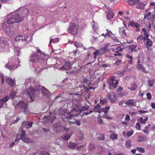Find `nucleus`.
I'll list each match as a JSON object with an SVG mask.
<instances>
[{
    "instance_id": "1",
    "label": "nucleus",
    "mask_w": 155,
    "mask_h": 155,
    "mask_svg": "<svg viewBox=\"0 0 155 155\" xmlns=\"http://www.w3.org/2000/svg\"><path fill=\"white\" fill-rule=\"evenodd\" d=\"M40 87L37 86L35 88L32 87H30L29 89H26L24 92L25 94L27 95L28 97L30 98V102H32L34 101L35 98V94L37 92H38L40 89Z\"/></svg>"
},
{
    "instance_id": "2",
    "label": "nucleus",
    "mask_w": 155,
    "mask_h": 155,
    "mask_svg": "<svg viewBox=\"0 0 155 155\" xmlns=\"http://www.w3.org/2000/svg\"><path fill=\"white\" fill-rule=\"evenodd\" d=\"M9 16V18L7 20V22L8 24L18 22L23 20V18L19 17V15L16 12L10 13Z\"/></svg>"
},
{
    "instance_id": "3",
    "label": "nucleus",
    "mask_w": 155,
    "mask_h": 155,
    "mask_svg": "<svg viewBox=\"0 0 155 155\" xmlns=\"http://www.w3.org/2000/svg\"><path fill=\"white\" fill-rule=\"evenodd\" d=\"M53 130L56 132H67L69 129L70 128L62 126V124L60 122H58L54 124L52 127Z\"/></svg>"
},
{
    "instance_id": "4",
    "label": "nucleus",
    "mask_w": 155,
    "mask_h": 155,
    "mask_svg": "<svg viewBox=\"0 0 155 155\" xmlns=\"http://www.w3.org/2000/svg\"><path fill=\"white\" fill-rule=\"evenodd\" d=\"M79 27L78 24L74 23H70L68 29V31L73 35H75L78 32Z\"/></svg>"
},
{
    "instance_id": "5",
    "label": "nucleus",
    "mask_w": 155,
    "mask_h": 155,
    "mask_svg": "<svg viewBox=\"0 0 155 155\" xmlns=\"http://www.w3.org/2000/svg\"><path fill=\"white\" fill-rule=\"evenodd\" d=\"M23 127H21L19 129L17 136L20 135L21 139L22 140L25 142L32 143L33 140L30 139L28 138L25 135V131L23 130Z\"/></svg>"
},
{
    "instance_id": "6",
    "label": "nucleus",
    "mask_w": 155,
    "mask_h": 155,
    "mask_svg": "<svg viewBox=\"0 0 155 155\" xmlns=\"http://www.w3.org/2000/svg\"><path fill=\"white\" fill-rule=\"evenodd\" d=\"M107 83L110 88L112 89L116 88L118 83V80L116 79V78L112 76L107 80Z\"/></svg>"
},
{
    "instance_id": "7",
    "label": "nucleus",
    "mask_w": 155,
    "mask_h": 155,
    "mask_svg": "<svg viewBox=\"0 0 155 155\" xmlns=\"http://www.w3.org/2000/svg\"><path fill=\"white\" fill-rule=\"evenodd\" d=\"M73 103V105L72 107L73 108V110L75 111H78L79 113H81L83 110V109L81 108V104L80 101L73 100L72 101Z\"/></svg>"
},
{
    "instance_id": "8",
    "label": "nucleus",
    "mask_w": 155,
    "mask_h": 155,
    "mask_svg": "<svg viewBox=\"0 0 155 155\" xmlns=\"http://www.w3.org/2000/svg\"><path fill=\"white\" fill-rule=\"evenodd\" d=\"M2 30L4 33L10 36H11L13 34V32L11 29V27L9 26H7V24L5 23L2 24Z\"/></svg>"
},
{
    "instance_id": "9",
    "label": "nucleus",
    "mask_w": 155,
    "mask_h": 155,
    "mask_svg": "<svg viewBox=\"0 0 155 155\" xmlns=\"http://www.w3.org/2000/svg\"><path fill=\"white\" fill-rule=\"evenodd\" d=\"M17 106L21 109L23 110L24 113H29V110L27 107L28 105L26 103L21 101L18 103Z\"/></svg>"
},
{
    "instance_id": "10",
    "label": "nucleus",
    "mask_w": 155,
    "mask_h": 155,
    "mask_svg": "<svg viewBox=\"0 0 155 155\" xmlns=\"http://www.w3.org/2000/svg\"><path fill=\"white\" fill-rule=\"evenodd\" d=\"M50 116L48 117L45 116L42 119V122L45 124L50 122L51 123H52L54 119L56 117L55 115L50 113Z\"/></svg>"
},
{
    "instance_id": "11",
    "label": "nucleus",
    "mask_w": 155,
    "mask_h": 155,
    "mask_svg": "<svg viewBox=\"0 0 155 155\" xmlns=\"http://www.w3.org/2000/svg\"><path fill=\"white\" fill-rule=\"evenodd\" d=\"M123 49V48H121L120 46H116L114 47L112 49V51L115 52L114 53V55L115 56H122L123 54L120 53V52L122 51Z\"/></svg>"
},
{
    "instance_id": "12",
    "label": "nucleus",
    "mask_w": 155,
    "mask_h": 155,
    "mask_svg": "<svg viewBox=\"0 0 155 155\" xmlns=\"http://www.w3.org/2000/svg\"><path fill=\"white\" fill-rule=\"evenodd\" d=\"M107 97L112 103H115L117 101V99L116 95L114 92L108 93L107 94Z\"/></svg>"
},
{
    "instance_id": "13",
    "label": "nucleus",
    "mask_w": 155,
    "mask_h": 155,
    "mask_svg": "<svg viewBox=\"0 0 155 155\" xmlns=\"http://www.w3.org/2000/svg\"><path fill=\"white\" fill-rule=\"evenodd\" d=\"M131 27L135 28V31L137 32H139L140 31V25L137 22H135L134 21H130L128 24Z\"/></svg>"
},
{
    "instance_id": "14",
    "label": "nucleus",
    "mask_w": 155,
    "mask_h": 155,
    "mask_svg": "<svg viewBox=\"0 0 155 155\" xmlns=\"http://www.w3.org/2000/svg\"><path fill=\"white\" fill-rule=\"evenodd\" d=\"M105 49V48H102L101 49L97 50L96 51L94 52L93 58L95 59L97 57L101 55L104 52Z\"/></svg>"
},
{
    "instance_id": "15",
    "label": "nucleus",
    "mask_w": 155,
    "mask_h": 155,
    "mask_svg": "<svg viewBox=\"0 0 155 155\" xmlns=\"http://www.w3.org/2000/svg\"><path fill=\"white\" fill-rule=\"evenodd\" d=\"M72 68L71 64L69 62H66L64 64L63 66L60 68V70H70Z\"/></svg>"
},
{
    "instance_id": "16",
    "label": "nucleus",
    "mask_w": 155,
    "mask_h": 155,
    "mask_svg": "<svg viewBox=\"0 0 155 155\" xmlns=\"http://www.w3.org/2000/svg\"><path fill=\"white\" fill-rule=\"evenodd\" d=\"M74 116V115L71 114L69 112H64L62 115V118L64 119H66L68 120L71 119Z\"/></svg>"
},
{
    "instance_id": "17",
    "label": "nucleus",
    "mask_w": 155,
    "mask_h": 155,
    "mask_svg": "<svg viewBox=\"0 0 155 155\" xmlns=\"http://www.w3.org/2000/svg\"><path fill=\"white\" fill-rule=\"evenodd\" d=\"M13 60H12L11 61H10V60L9 63L7 64L5 66L6 68L9 69L10 70H14L18 67V66L16 64H14V65L10 64V63L11 62H12Z\"/></svg>"
},
{
    "instance_id": "18",
    "label": "nucleus",
    "mask_w": 155,
    "mask_h": 155,
    "mask_svg": "<svg viewBox=\"0 0 155 155\" xmlns=\"http://www.w3.org/2000/svg\"><path fill=\"white\" fill-rule=\"evenodd\" d=\"M41 91V93L47 97H49L51 95V93L44 87H42Z\"/></svg>"
},
{
    "instance_id": "19",
    "label": "nucleus",
    "mask_w": 155,
    "mask_h": 155,
    "mask_svg": "<svg viewBox=\"0 0 155 155\" xmlns=\"http://www.w3.org/2000/svg\"><path fill=\"white\" fill-rule=\"evenodd\" d=\"M6 81L11 87L15 84V81L10 77H7L6 79Z\"/></svg>"
},
{
    "instance_id": "20",
    "label": "nucleus",
    "mask_w": 155,
    "mask_h": 155,
    "mask_svg": "<svg viewBox=\"0 0 155 155\" xmlns=\"http://www.w3.org/2000/svg\"><path fill=\"white\" fill-rule=\"evenodd\" d=\"M15 51V55L10 59V61H11L12 60L15 59L16 56H18L20 53L19 48L18 47H15L14 49Z\"/></svg>"
},
{
    "instance_id": "21",
    "label": "nucleus",
    "mask_w": 155,
    "mask_h": 155,
    "mask_svg": "<svg viewBox=\"0 0 155 155\" xmlns=\"http://www.w3.org/2000/svg\"><path fill=\"white\" fill-rule=\"evenodd\" d=\"M137 46L136 45H130L128 46L127 47V50L130 53H131L132 51H135L136 50L135 49L137 48Z\"/></svg>"
},
{
    "instance_id": "22",
    "label": "nucleus",
    "mask_w": 155,
    "mask_h": 155,
    "mask_svg": "<svg viewBox=\"0 0 155 155\" xmlns=\"http://www.w3.org/2000/svg\"><path fill=\"white\" fill-rule=\"evenodd\" d=\"M39 58V55L37 54H34L30 58V61L32 62H36Z\"/></svg>"
},
{
    "instance_id": "23",
    "label": "nucleus",
    "mask_w": 155,
    "mask_h": 155,
    "mask_svg": "<svg viewBox=\"0 0 155 155\" xmlns=\"http://www.w3.org/2000/svg\"><path fill=\"white\" fill-rule=\"evenodd\" d=\"M23 41H25L26 42L31 40V37L29 35H22Z\"/></svg>"
},
{
    "instance_id": "24",
    "label": "nucleus",
    "mask_w": 155,
    "mask_h": 155,
    "mask_svg": "<svg viewBox=\"0 0 155 155\" xmlns=\"http://www.w3.org/2000/svg\"><path fill=\"white\" fill-rule=\"evenodd\" d=\"M10 97L8 96H6L3 98L0 99V104L2 106H3V104L5 103L9 99H10Z\"/></svg>"
},
{
    "instance_id": "25",
    "label": "nucleus",
    "mask_w": 155,
    "mask_h": 155,
    "mask_svg": "<svg viewBox=\"0 0 155 155\" xmlns=\"http://www.w3.org/2000/svg\"><path fill=\"white\" fill-rule=\"evenodd\" d=\"M125 104L127 105L131 106H135V102L133 99H129L125 102Z\"/></svg>"
},
{
    "instance_id": "26",
    "label": "nucleus",
    "mask_w": 155,
    "mask_h": 155,
    "mask_svg": "<svg viewBox=\"0 0 155 155\" xmlns=\"http://www.w3.org/2000/svg\"><path fill=\"white\" fill-rule=\"evenodd\" d=\"M137 68L138 70H140L142 72L145 73H148V72L145 70L143 65L142 64H137Z\"/></svg>"
},
{
    "instance_id": "27",
    "label": "nucleus",
    "mask_w": 155,
    "mask_h": 155,
    "mask_svg": "<svg viewBox=\"0 0 155 155\" xmlns=\"http://www.w3.org/2000/svg\"><path fill=\"white\" fill-rule=\"evenodd\" d=\"M77 144L76 143L72 142H70L68 144L69 147L72 149H75L77 147Z\"/></svg>"
},
{
    "instance_id": "28",
    "label": "nucleus",
    "mask_w": 155,
    "mask_h": 155,
    "mask_svg": "<svg viewBox=\"0 0 155 155\" xmlns=\"http://www.w3.org/2000/svg\"><path fill=\"white\" fill-rule=\"evenodd\" d=\"M138 4L137 6V8L138 9H143L144 8V3H142L141 2H140V0H139L138 2H137V4Z\"/></svg>"
},
{
    "instance_id": "29",
    "label": "nucleus",
    "mask_w": 155,
    "mask_h": 155,
    "mask_svg": "<svg viewBox=\"0 0 155 155\" xmlns=\"http://www.w3.org/2000/svg\"><path fill=\"white\" fill-rule=\"evenodd\" d=\"M78 137L79 140L82 141L84 138L83 133L81 131L78 132Z\"/></svg>"
},
{
    "instance_id": "30",
    "label": "nucleus",
    "mask_w": 155,
    "mask_h": 155,
    "mask_svg": "<svg viewBox=\"0 0 155 155\" xmlns=\"http://www.w3.org/2000/svg\"><path fill=\"white\" fill-rule=\"evenodd\" d=\"M114 16L113 12L110 10L109 11L108 14L107 15V18L108 20H110Z\"/></svg>"
},
{
    "instance_id": "31",
    "label": "nucleus",
    "mask_w": 155,
    "mask_h": 155,
    "mask_svg": "<svg viewBox=\"0 0 155 155\" xmlns=\"http://www.w3.org/2000/svg\"><path fill=\"white\" fill-rule=\"evenodd\" d=\"M139 0L135 1V0H128V3L130 5H133L137 4V2H138Z\"/></svg>"
},
{
    "instance_id": "32",
    "label": "nucleus",
    "mask_w": 155,
    "mask_h": 155,
    "mask_svg": "<svg viewBox=\"0 0 155 155\" xmlns=\"http://www.w3.org/2000/svg\"><path fill=\"white\" fill-rule=\"evenodd\" d=\"M148 83L149 86L150 87H152L155 83V79H153L152 80L149 79L148 80Z\"/></svg>"
},
{
    "instance_id": "33",
    "label": "nucleus",
    "mask_w": 155,
    "mask_h": 155,
    "mask_svg": "<svg viewBox=\"0 0 155 155\" xmlns=\"http://www.w3.org/2000/svg\"><path fill=\"white\" fill-rule=\"evenodd\" d=\"M147 137L145 136H139L137 140L138 142H141L146 140Z\"/></svg>"
},
{
    "instance_id": "34",
    "label": "nucleus",
    "mask_w": 155,
    "mask_h": 155,
    "mask_svg": "<svg viewBox=\"0 0 155 155\" xmlns=\"http://www.w3.org/2000/svg\"><path fill=\"white\" fill-rule=\"evenodd\" d=\"M101 107V106L99 104H97L94 108V111L97 112L98 113H101V109L98 110L97 109H99Z\"/></svg>"
},
{
    "instance_id": "35",
    "label": "nucleus",
    "mask_w": 155,
    "mask_h": 155,
    "mask_svg": "<svg viewBox=\"0 0 155 155\" xmlns=\"http://www.w3.org/2000/svg\"><path fill=\"white\" fill-rule=\"evenodd\" d=\"M22 35H19L17 36L15 38V40L16 41H18L19 42H23V39H22Z\"/></svg>"
},
{
    "instance_id": "36",
    "label": "nucleus",
    "mask_w": 155,
    "mask_h": 155,
    "mask_svg": "<svg viewBox=\"0 0 155 155\" xmlns=\"http://www.w3.org/2000/svg\"><path fill=\"white\" fill-rule=\"evenodd\" d=\"M104 136V134H99L98 135L97 137V139L100 140H103L105 139Z\"/></svg>"
},
{
    "instance_id": "37",
    "label": "nucleus",
    "mask_w": 155,
    "mask_h": 155,
    "mask_svg": "<svg viewBox=\"0 0 155 155\" xmlns=\"http://www.w3.org/2000/svg\"><path fill=\"white\" fill-rule=\"evenodd\" d=\"M39 58L45 61L47 59L48 57L46 55H45L43 53L41 54L40 56L39 55Z\"/></svg>"
},
{
    "instance_id": "38",
    "label": "nucleus",
    "mask_w": 155,
    "mask_h": 155,
    "mask_svg": "<svg viewBox=\"0 0 155 155\" xmlns=\"http://www.w3.org/2000/svg\"><path fill=\"white\" fill-rule=\"evenodd\" d=\"M131 141L130 140H128L126 141L125 145L126 148H129L131 147Z\"/></svg>"
},
{
    "instance_id": "39",
    "label": "nucleus",
    "mask_w": 155,
    "mask_h": 155,
    "mask_svg": "<svg viewBox=\"0 0 155 155\" xmlns=\"http://www.w3.org/2000/svg\"><path fill=\"white\" fill-rule=\"evenodd\" d=\"M68 123L69 124H73L75 123L77 125H78L79 126H80L81 124V123L80 121L79 120H75V122H71L70 121L68 120Z\"/></svg>"
},
{
    "instance_id": "40",
    "label": "nucleus",
    "mask_w": 155,
    "mask_h": 155,
    "mask_svg": "<svg viewBox=\"0 0 155 155\" xmlns=\"http://www.w3.org/2000/svg\"><path fill=\"white\" fill-rule=\"evenodd\" d=\"M110 138L113 140H116L117 138V134L115 133L112 134L110 136Z\"/></svg>"
},
{
    "instance_id": "41",
    "label": "nucleus",
    "mask_w": 155,
    "mask_h": 155,
    "mask_svg": "<svg viewBox=\"0 0 155 155\" xmlns=\"http://www.w3.org/2000/svg\"><path fill=\"white\" fill-rule=\"evenodd\" d=\"M137 85L135 83H134L132 84L131 87L129 89L132 91H134L137 88Z\"/></svg>"
},
{
    "instance_id": "42",
    "label": "nucleus",
    "mask_w": 155,
    "mask_h": 155,
    "mask_svg": "<svg viewBox=\"0 0 155 155\" xmlns=\"http://www.w3.org/2000/svg\"><path fill=\"white\" fill-rule=\"evenodd\" d=\"M153 44V42L152 41L149 39H147V46L151 47Z\"/></svg>"
},
{
    "instance_id": "43",
    "label": "nucleus",
    "mask_w": 155,
    "mask_h": 155,
    "mask_svg": "<svg viewBox=\"0 0 155 155\" xmlns=\"http://www.w3.org/2000/svg\"><path fill=\"white\" fill-rule=\"evenodd\" d=\"M151 13L150 12H148L147 14L146 15V14H144V19L147 20L150 19V17L151 16Z\"/></svg>"
},
{
    "instance_id": "44",
    "label": "nucleus",
    "mask_w": 155,
    "mask_h": 155,
    "mask_svg": "<svg viewBox=\"0 0 155 155\" xmlns=\"http://www.w3.org/2000/svg\"><path fill=\"white\" fill-rule=\"evenodd\" d=\"M119 32L120 33H121L123 35L124 34L125 36H126V34L125 32V30L124 29V28L123 27H121L119 29Z\"/></svg>"
},
{
    "instance_id": "45",
    "label": "nucleus",
    "mask_w": 155,
    "mask_h": 155,
    "mask_svg": "<svg viewBox=\"0 0 155 155\" xmlns=\"http://www.w3.org/2000/svg\"><path fill=\"white\" fill-rule=\"evenodd\" d=\"M137 150L141 153H143L145 151L144 149L142 147H137Z\"/></svg>"
},
{
    "instance_id": "46",
    "label": "nucleus",
    "mask_w": 155,
    "mask_h": 155,
    "mask_svg": "<svg viewBox=\"0 0 155 155\" xmlns=\"http://www.w3.org/2000/svg\"><path fill=\"white\" fill-rule=\"evenodd\" d=\"M110 109V107L107 106L105 108H104L103 109V111L105 113H106L107 112L108 110Z\"/></svg>"
},
{
    "instance_id": "47",
    "label": "nucleus",
    "mask_w": 155,
    "mask_h": 155,
    "mask_svg": "<svg viewBox=\"0 0 155 155\" xmlns=\"http://www.w3.org/2000/svg\"><path fill=\"white\" fill-rule=\"evenodd\" d=\"M133 133V130H131L127 132L126 136L127 137H129L131 136Z\"/></svg>"
},
{
    "instance_id": "48",
    "label": "nucleus",
    "mask_w": 155,
    "mask_h": 155,
    "mask_svg": "<svg viewBox=\"0 0 155 155\" xmlns=\"http://www.w3.org/2000/svg\"><path fill=\"white\" fill-rule=\"evenodd\" d=\"M107 100L106 98H104L103 100H101L100 101V103L102 104H107Z\"/></svg>"
},
{
    "instance_id": "49",
    "label": "nucleus",
    "mask_w": 155,
    "mask_h": 155,
    "mask_svg": "<svg viewBox=\"0 0 155 155\" xmlns=\"http://www.w3.org/2000/svg\"><path fill=\"white\" fill-rule=\"evenodd\" d=\"M147 38L145 37H143L142 36H140L137 38V41H138L139 39H140V40H143L144 41H146Z\"/></svg>"
},
{
    "instance_id": "50",
    "label": "nucleus",
    "mask_w": 155,
    "mask_h": 155,
    "mask_svg": "<svg viewBox=\"0 0 155 155\" xmlns=\"http://www.w3.org/2000/svg\"><path fill=\"white\" fill-rule=\"evenodd\" d=\"M70 136H71L69 134H66L63 137V138L65 140H68L70 139Z\"/></svg>"
},
{
    "instance_id": "51",
    "label": "nucleus",
    "mask_w": 155,
    "mask_h": 155,
    "mask_svg": "<svg viewBox=\"0 0 155 155\" xmlns=\"http://www.w3.org/2000/svg\"><path fill=\"white\" fill-rule=\"evenodd\" d=\"M6 41L4 39V38L2 37L0 38V45L3 44L5 43Z\"/></svg>"
},
{
    "instance_id": "52",
    "label": "nucleus",
    "mask_w": 155,
    "mask_h": 155,
    "mask_svg": "<svg viewBox=\"0 0 155 155\" xmlns=\"http://www.w3.org/2000/svg\"><path fill=\"white\" fill-rule=\"evenodd\" d=\"M136 128L137 130H139L140 129V128H141L139 122H137L136 123Z\"/></svg>"
},
{
    "instance_id": "53",
    "label": "nucleus",
    "mask_w": 155,
    "mask_h": 155,
    "mask_svg": "<svg viewBox=\"0 0 155 155\" xmlns=\"http://www.w3.org/2000/svg\"><path fill=\"white\" fill-rule=\"evenodd\" d=\"M126 57L130 59V60H132L133 59V57L132 54H130L129 53L127 54L126 55Z\"/></svg>"
},
{
    "instance_id": "54",
    "label": "nucleus",
    "mask_w": 155,
    "mask_h": 155,
    "mask_svg": "<svg viewBox=\"0 0 155 155\" xmlns=\"http://www.w3.org/2000/svg\"><path fill=\"white\" fill-rule=\"evenodd\" d=\"M89 148L90 150H92L94 149V146L93 144H90L89 145Z\"/></svg>"
},
{
    "instance_id": "55",
    "label": "nucleus",
    "mask_w": 155,
    "mask_h": 155,
    "mask_svg": "<svg viewBox=\"0 0 155 155\" xmlns=\"http://www.w3.org/2000/svg\"><path fill=\"white\" fill-rule=\"evenodd\" d=\"M110 65L109 64H104L102 65V67L103 68L109 67H110Z\"/></svg>"
},
{
    "instance_id": "56",
    "label": "nucleus",
    "mask_w": 155,
    "mask_h": 155,
    "mask_svg": "<svg viewBox=\"0 0 155 155\" xmlns=\"http://www.w3.org/2000/svg\"><path fill=\"white\" fill-rule=\"evenodd\" d=\"M146 95H147V98L148 99V100H150L151 99V96L150 93H147Z\"/></svg>"
},
{
    "instance_id": "57",
    "label": "nucleus",
    "mask_w": 155,
    "mask_h": 155,
    "mask_svg": "<svg viewBox=\"0 0 155 155\" xmlns=\"http://www.w3.org/2000/svg\"><path fill=\"white\" fill-rule=\"evenodd\" d=\"M123 87L120 86H119L118 87L117 89V91L118 92H120L121 91H122L123 90Z\"/></svg>"
},
{
    "instance_id": "58",
    "label": "nucleus",
    "mask_w": 155,
    "mask_h": 155,
    "mask_svg": "<svg viewBox=\"0 0 155 155\" xmlns=\"http://www.w3.org/2000/svg\"><path fill=\"white\" fill-rule=\"evenodd\" d=\"M138 112L141 114H144L148 113V110H139Z\"/></svg>"
},
{
    "instance_id": "59",
    "label": "nucleus",
    "mask_w": 155,
    "mask_h": 155,
    "mask_svg": "<svg viewBox=\"0 0 155 155\" xmlns=\"http://www.w3.org/2000/svg\"><path fill=\"white\" fill-rule=\"evenodd\" d=\"M41 155H50L48 153H47L45 151H42L41 153Z\"/></svg>"
},
{
    "instance_id": "60",
    "label": "nucleus",
    "mask_w": 155,
    "mask_h": 155,
    "mask_svg": "<svg viewBox=\"0 0 155 155\" xmlns=\"http://www.w3.org/2000/svg\"><path fill=\"white\" fill-rule=\"evenodd\" d=\"M122 62V61L120 60H118L116 62L114 63V64L116 65H118L119 64H120Z\"/></svg>"
},
{
    "instance_id": "61",
    "label": "nucleus",
    "mask_w": 155,
    "mask_h": 155,
    "mask_svg": "<svg viewBox=\"0 0 155 155\" xmlns=\"http://www.w3.org/2000/svg\"><path fill=\"white\" fill-rule=\"evenodd\" d=\"M10 94L11 96H12L11 98H12L15 95V93H14L12 91L10 93Z\"/></svg>"
},
{
    "instance_id": "62",
    "label": "nucleus",
    "mask_w": 155,
    "mask_h": 155,
    "mask_svg": "<svg viewBox=\"0 0 155 155\" xmlns=\"http://www.w3.org/2000/svg\"><path fill=\"white\" fill-rule=\"evenodd\" d=\"M103 117L104 118H106L107 119H111V118L110 117L107 116V114H105L103 116Z\"/></svg>"
},
{
    "instance_id": "63",
    "label": "nucleus",
    "mask_w": 155,
    "mask_h": 155,
    "mask_svg": "<svg viewBox=\"0 0 155 155\" xmlns=\"http://www.w3.org/2000/svg\"><path fill=\"white\" fill-rule=\"evenodd\" d=\"M106 33H107V36L110 37L111 35H113V33L111 31H109L108 32H107Z\"/></svg>"
},
{
    "instance_id": "64",
    "label": "nucleus",
    "mask_w": 155,
    "mask_h": 155,
    "mask_svg": "<svg viewBox=\"0 0 155 155\" xmlns=\"http://www.w3.org/2000/svg\"><path fill=\"white\" fill-rule=\"evenodd\" d=\"M43 130L45 132H48L49 131V129L48 128H47L45 127H44L43 128Z\"/></svg>"
}]
</instances>
